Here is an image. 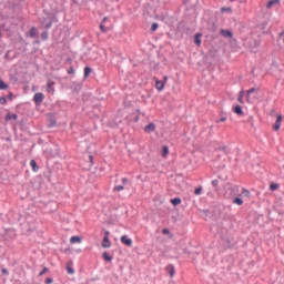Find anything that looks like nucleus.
Segmentation results:
<instances>
[{
    "instance_id": "0eeeda50",
    "label": "nucleus",
    "mask_w": 284,
    "mask_h": 284,
    "mask_svg": "<svg viewBox=\"0 0 284 284\" xmlns=\"http://www.w3.org/2000/svg\"><path fill=\"white\" fill-rule=\"evenodd\" d=\"M233 112L234 114H237V116H243L244 114L243 108L241 105L233 106Z\"/></svg>"
},
{
    "instance_id": "5fc2aeb1",
    "label": "nucleus",
    "mask_w": 284,
    "mask_h": 284,
    "mask_svg": "<svg viewBox=\"0 0 284 284\" xmlns=\"http://www.w3.org/2000/svg\"><path fill=\"white\" fill-rule=\"evenodd\" d=\"M67 63H72V59H71V58H68V59H67Z\"/></svg>"
},
{
    "instance_id": "9d476101",
    "label": "nucleus",
    "mask_w": 284,
    "mask_h": 284,
    "mask_svg": "<svg viewBox=\"0 0 284 284\" xmlns=\"http://www.w3.org/2000/svg\"><path fill=\"white\" fill-rule=\"evenodd\" d=\"M155 88H156V90H159V92H161L163 90V88H165V82L161 81V80H156Z\"/></svg>"
},
{
    "instance_id": "ea45409f",
    "label": "nucleus",
    "mask_w": 284,
    "mask_h": 284,
    "mask_svg": "<svg viewBox=\"0 0 284 284\" xmlns=\"http://www.w3.org/2000/svg\"><path fill=\"white\" fill-rule=\"evenodd\" d=\"M100 30H101V32H108V28H105V26H103V22L100 24Z\"/></svg>"
},
{
    "instance_id": "4c0bfd02",
    "label": "nucleus",
    "mask_w": 284,
    "mask_h": 284,
    "mask_svg": "<svg viewBox=\"0 0 284 284\" xmlns=\"http://www.w3.org/2000/svg\"><path fill=\"white\" fill-rule=\"evenodd\" d=\"M212 185H213V187H215L216 190H219V180H213V181H212Z\"/></svg>"
},
{
    "instance_id": "a878e982",
    "label": "nucleus",
    "mask_w": 284,
    "mask_h": 284,
    "mask_svg": "<svg viewBox=\"0 0 284 284\" xmlns=\"http://www.w3.org/2000/svg\"><path fill=\"white\" fill-rule=\"evenodd\" d=\"M233 203H234L235 205H243V199H241V197H235V199H233Z\"/></svg>"
},
{
    "instance_id": "13d9d810",
    "label": "nucleus",
    "mask_w": 284,
    "mask_h": 284,
    "mask_svg": "<svg viewBox=\"0 0 284 284\" xmlns=\"http://www.w3.org/2000/svg\"><path fill=\"white\" fill-rule=\"evenodd\" d=\"M78 252H81V248H79Z\"/></svg>"
},
{
    "instance_id": "c756f323",
    "label": "nucleus",
    "mask_w": 284,
    "mask_h": 284,
    "mask_svg": "<svg viewBox=\"0 0 284 284\" xmlns=\"http://www.w3.org/2000/svg\"><path fill=\"white\" fill-rule=\"evenodd\" d=\"M0 90H8V83H4L1 79H0Z\"/></svg>"
},
{
    "instance_id": "58836bf2",
    "label": "nucleus",
    "mask_w": 284,
    "mask_h": 284,
    "mask_svg": "<svg viewBox=\"0 0 284 284\" xmlns=\"http://www.w3.org/2000/svg\"><path fill=\"white\" fill-rule=\"evenodd\" d=\"M47 272H49V268L43 267L42 271L39 273V276H43V274H45Z\"/></svg>"
},
{
    "instance_id": "6ab92c4d",
    "label": "nucleus",
    "mask_w": 284,
    "mask_h": 284,
    "mask_svg": "<svg viewBox=\"0 0 284 284\" xmlns=\"http://www.w3.org/2000/svg\"><path fill=\"white\" fill-rule=\"evenodd\" d=\"M170 154V148L168 145L162 146V156L165 158Z\"/></svg>"
},
{
    "instance_id": "4468645a",
    "label": "nucleus",
    "mask_w": 284,
    "mask_h": 284,
    "mask_svg": "<svg viewBox=\"0 0 284 284\" xmlns=\"http://www.w3.org/2000/svg\"><path fill=\"white\" fill-rule=\"evenodd\" d=\"M251 45H253V47H251V50H252L253 52H256V50H254V49L257 48V47H260V45H261V42H260L258 40H253V41H251Z\"/></svg>"
},
{
    "instance_id": "603ef678",
    "label": "nucleus",
    "mask_w": 284,
    "mask_h": 284,
    "mask_svg": "<svg viewBox=\"0 0 284 284\" xmlns=\"http://www.w3.org/2000/svg\"><path fill=\"white\" fill-rule=\"evenodd\" d=\"M108 21V17H104L103 19H102V23H105Z\"/></svg>"
},
{
    "instance_id": "c85d7f7f",
    "label": "nucleus",
    "mask_w": 284,
    "mask_h": 284,
    "mask_svg": "<svg viewBox=\"0 0 284 284\" xmlns=\"http://www.w3.org/2000/svg\"><path fill=\"white\" fill-rule=\"evenodd\" d=\"M209 57H211V59H214V57H216V50L215 49H210L209 50Z\"/></svg>"
},
{
    "instance_id": "de8ad7c7",
    "label": "nucleus",
    "mask_w": 284,
    "mask_h": 284,
    "mask_svg": "<svg viewBox=\"0 0 284 284\" xmlns=\"http://www.w3.org/2000/svg\"><path fill=\"white\" fill-rule=\"evenodd\" d=\"M2 274H3L4 276H8L9 272L7 271V268H2Z\"/></svg>"
},
{
    "instance_id": "e433bc0d",
    "label": "nucleus",
    "mask_w": 284,
    "mask_h": 284,
    "mask_svg": "<svg viewBox=\"0 0 284 284\" xmlns=\"http://www.w3.org/2000/svg\"><path fill=\"white\" fill-rule=\"evenodd\" d=\"M6 103H8V99L0 97V105H6Z\"/></svg>"
},
{
    "instance_id": "423d86ee",
    "label": "nucleus",
    "mask_w": 284,
    "mask_h": 284,
    "mask_svg": "<svg viewBox=\"0 0 284 284\" xmlns=\"http://www.w3.org/2000/svg\"><path fill=\"white\" fill-rule=\"evenodd\" d=\"M203 38V33H195L194 36V43L195 45H197V48H200L202 41L201 39Z\"/></svg>"
},
{
    "instance_id": "39448f33",
    "label": "nucleus",
    "mask_w": 284,
    "mask_h": 284,
    "mask_svg": "<svg viewBox=\"0 0 284 284\" xmlns=\"http://www.w3.org/2000/svg\"><path fill=\"white\" fill-rule=\"evenodd\" d=\"M102 247H104V250H108V247H112V242H110L109 236L103 237Z\"/></svg>"
},
{
    "instance_id": "4be33fe9",
    "label": "nucleus",
    "mask_w": 284,
    "mask_h": 284,
    "mask_svg": "<svg viewBox=\"0 0 284 284\" xmlns=\"http://www.w3.org/2000/svg\"><path fill=\"white\" fill-rule=\"evenodd\" d=\"M45 30H50L52 28V21L45 22V19L41 22Z\"/></svg>"
},
{
    "instance_id": "ddd939ff",
    "label": "nucleus",
    "mask_w": 284,
    "mask_h": 284,
    "mask_svg": "<svg viewBox=\"0 0 284 284\" xmlns=\"http://www.w3.org/2000/svg\"><path fill=\"white\" fill-rule=\"evenodd\" d=\"M277 3H281V0H270L266 8L270 10L271 8H274V6H277Z\"/></svg>"
},
{
    "instance_id": "cd10ccee",
    "label": "nucleus",
    "mask_w": 284,
    "mask_h": 284,
    "mask_svg": "<svg viewBox=\"0 0 284 284\" xmlns=\"http://www.w3.org/2000/svg\"><path fill=\"white\" fill-rule=\"evenodd\" d=\"M270 190H271V192H276V190H278V184L277 183H272L270 185Z\"/></svg>"
},
{
    "instance_id": "09e8293b",
    "label": "nucleus",
    "mask_w": 284,
    "mask_h": 284,
    "mask_svg": "<svg viewBox=\"0 0 284 284\" xmlns=\"http://www.w3.org/2000/svg\"><path fill=\"white\" fill-rule=\"evenodd\" d=\"M162 232H163L164 234H170V230H169V229H163Z\"/></svg>"
},
{
    "instance_id": "a18cd8bd",
    "label": "nucleus",
    "mask_w": 284,
    "mask_h": 284,
    "mask_svg": "<svg viewBox=\"0 0 284 284\" xmlns=\"http://www.w3.org/2000/svg\"><path fill=\"white\" fill-rule=\"evenodd\" d=\"M68 74H74V69L72 67L68 69Z\"/></svg>"
},
{
    "instance_id": "c9c22d12",
    "label": "nucleus",
    "mask_w": 284,
    "mask_h": 284,
    "mask_svg": "<svg viewBox=\"0 0 284 284\" xmlns=\"http://www.w3.org/2000/svg\"><path fill=\"white\" fill-rule=\"evenodd\" d=\"M67 272L68 274H74V268H72L70 264H67Z\"/></svg>"
},
{
    "instance_id": "412c9836",
    "label": "nucleus",
    "mask_w": 284,
    "mask_h": 284,
    "mask_svg": "<svg viewBox=\"0 0 284 284\" xmlns=\"http://www.w3.org/2000/svg\"><path fill=\"white\" fill-rule=\"evenodd\" d=\"M29 36L31 37V39L37 38V28L32 27L29 31Z\"/></svg>"
},
{
    "instance_id": "b1692460",
    "label": "nucleus",
    "mask_w": 284,
    "mask_h": 284,
    "mask_svg": "<svg viewBox=\"0 0 284 284\" xmlns=\"http://www.w3.org/2000/svg\"><path fill=\"white\" fill-rule=\"evenodd\" d=\"M243 97H245V91L242 90L239 93V98H237L239 103H244Z\"/></svg>"
},
{
    "instance_id": "473e14b6",
    "label": "nucleus",
    "mask_w": 284,
    "mask_h": 284,
    "mask_svg": "<svg viewBox=\"0 0 284 284\" xmlns=\"http://www.w3.org/2000/svg\"><path fill=\"white\" fill-rule=\"evenodd\" d=\"M41 39H42V41H48V31H43L41 33Z\"/></svg>"
},
{
    "instance_id": "aec40b11",
    "label": "nucleus",
    "mask_w": 284,
    "mask_h": 284,
    "mask_svg": "<svg viewBox=\"0 0 284 284\" xmlns=\"http://www.w3.org/2000/svg\"><path fill=\"white\" fill-rule=\"evenodd\" d=\"M102 257H103L104 261H106V263H110L112 261V258H113L112 255L108 254V252H104L102 254Z\"/></svg>"
},
{
    "instance_id": "2f4dec72",
    "label": "nucleus",
    "mask_w": 284,
    "mask_h": 284,
    "mask_svg": "<svg viewBox=\"0 0 284 284\" xmlns=\"http://www.w3.org/2000/svg\"><path fill=\"white\" fill-rule=\"evenodd\" d=\"M121 190H125V187L123 185H116L113 189V192H121Z\"/></svg>"
},
{
    "instance_id": "7ed1b4c3",
    "label": "nucleus",
    "mask_w": 284,
    "mask_h": 284,
    "mask_svg": "<svg viewBox=\"0 0 284 284\" xmlns=\"http://www.w3.org/2000/svg\"><path fill=\"white\" fill-rule=\"evenodd\" d=\"M120 241L123 245H126V247H132V239L128 237V235H122Z\"/></svg>"
},
{
    "instance_id": "9b49d317",
    "label": "nucleus",
    "mask_w": 284,
    "mask_h": 284,
    "mask_svg": "<svg viewBox=\"0 0 284 284\" xmlns=\"http://www.w3.org/2000/svg\"><path fill=\"white\" fill-rule=\"evenodd\" d=\"M52 85H54V82L52 81L47 82V92H49V94H54V88Z\"/></svg>"
},
{
    "instance_id": "6e6552de",
    "label": "nucleus",
    "mask_w": 284,
    "mask_h": 284,
    "mask_svg": "<svg viewBox=\"0 0 284 284\" xmlns=\"http://www.w3.org/2000/svg\"><path fill=\"white\" fill-rule=\"evenodd\" d=\"M166 272L169 273L171 278L174 276V274H176V270L174 268V265H172V264L166 266Z\"/></svg>"
},
{
    "instance_id": "6e6d98bb",
    "label": "nucleus",
    "mask_w": 284,
    "mask_h": 284,
    "mask_svg": "<svg viewBox=\"0 0 284 284\" xmlns=\"http://www.w3.org/2000/svg\"><path fill=\"white\" fill-rule=\"evenodd\" d=\"M90 162L92 163V160L94 159V156L89 155Z\"/></svg>"
},
{
    "instance_id": "1a4fd4ad",
    "label": "nucleus",
    "mask_w": 284,
    "mask_h": 284,
    "mask_svg": "<svg viewBox=\"0 0 284 284\" xmlns=\"http://www.w3.org/2000/svg\"><path fill=\"white\" fill-rule=\"evenodd\" d=\"M156 130V124L154 123H149L145 128H144V132H154Z\"/></svg>"
},
{
    "instance_id": "bb28decb",
    "label": "nucleus",
    "mask_w": 284,
    "mask_h": 284,
    "mask_svg": "<svg viewBox=\"0 0 284 284\" xmlns=\"http://www.w3.org/2000/svg\"><path fill=\"white\" fill-rule=\"evenodd\" d=\"M217 150H222V152H224V154H230V149L226 145L219 146Z\"/></svg>"
},
{
    "instance_id": "2eb2a0df",
    "label": "nucleus",
    "mask_w": 284,
    "mask_h": 284,
    "mask_svg": "<svg viewBox=\"0 0 284 284\" xmlns=\"http://www.w3.org/2000/svg\"><path fill=\"white\" fill-rule=\"evenodd\" d=\"M221 119L216 121V123H225V121H227V116L225 115L224 111H221L220 113Z\"/></svg>"
},
{
    "instance_id": "393cba45",
    "label": "nucleus",
    "mask_w": 284,
    "mask_h": 284,
    "mask_svg": "<svg viewBox=\"0 0 284 284\" xmlns=\"http://www.w3.org/2000/svg\"><path fill=\"white\" fill-rule=\"evenodd\" d=\"M172 205L176 206V205H181V197H175L171 200Z\"/></svg>"
},
{
    "instance_id": "3c124183",
    "label": "nucleus",
    "mask_w": 284,
    "mask_h": 284,
    "mask_svg": "<svg viewBox=\"0 0 284 284\" xmlns=\"http://www.w3.org/2000/svg\"><path fill=\"white\" fill-rule=\"evenodd\" d=\"M104 236H108V237H109V236H110V231H105V232H104Z\"/></svg>"
},
{
    "instance_id": "a19ab883",
    "label": "nucleus",
    "mask_w": 284,
    "mask_h": 284,
    "mask_svg": "<svg viewBox=\"0 0 284 284\" xmlns=\"http://www.w3.org/2000/svg\"><path fill=\"white\" fill-rule=\"evenodd\" d=\"M230 190H231L232 194H236V191L239 190V187L237 186H231Z\"/></svg>"
},
{
    "instance_id": "f03ea898",
    "label": "nucleus",
    "mask_w": 284,
    "mask_h": 284,
    "mask_svg": "<svg viewBox=\"0 0 284 284\" xmlns=\"http://www.w3.org/2000/svg\"><path fill=\"white\" fill-rule=\"evenodd\" d=\"M281 123H283V115L278 114V115L276 116V121H275V123H274V125H273V130H274L275 132H278V130H281Z\"/></svg>"
},
{
    "instance_id": "f704fd0d",
    "label": "nucleus",
    "mask_w": 284,
    "mask_h": 284,
    "mask_svg": "<svg viewBox=\"0 0 284 284\" xmlns=\"http://www.w3.org/2000/svg\"><path fill=\"white\" fill-rule=\"evenodd\" d=\"M221 12H229V13H232V8H230V7H223V8L221 9Z\"/></svg>"
},
{
    "instance_id": "8fccbe9b",
    "label": "nucleus",
    "mask_w": 284,
    "mask_h": 284,
    "mask_svg": "<svg viewBox=\"0 0 284 284\" xmlns=\"http://www.w3.org/2000/svg\"><path fill=\"white\" fill-rule=\"evenodd\" d=\"M54 125H57V122H55V121H52L49 126H50V128H54Z\"/></svg>"
},
{
    "instance_id": "20e7f679",
    "label": "nucleus",
    "mask_w": 284,
    "mask_h": 284,
    "mask_svg": "<svg viewBox=\"0 0 284 284\" xmlns=\"http://www.w3.org/2000/svg\"><path fill=\"white\" fill-rule=\"evenodd\" d=\"M220 34L222 37H224L225 39H232V37H234V33H232V31H230L227 29H221Z\"/></svg>"
},
{
    "instance_id": "37998d69",
    "label": "nucleus",
    "mask_w": 284,
    "mask_h": 284,
    "mask_svg": "<svg viewBox=\"0 0 284 284\" xmlns=\"http://www.w3.org/2000/svg\"><path fill=\"white\" fill-rule=\"evenodd\" d=\"M52 283H54V280L52 277H48L45 280V284H52Z\"/></svg>"
},
{
    "instance_id": "f8f14e48",
    "label": "nucleus",
    "mask_w": 284,
    "mask_h": 284,
    "mask_svg": "<svg viewBox=\"0 0 284 284\" xmlns=\"http://www.w3.org/2000/svg\"><path fill=\"white\" fill-rule=\"evenodd\" d=\"M19 119V115H17V113H8L6 115V121H17Z\"/></svg>"
},
{
    "instance_id": "bf43d9fd",
    "label": "nucleus",
    "mask_w": 284,
    "mask_h": 284,
    "mask_svg": "<svg viewBox=\"0 0 284 284\" xmlns=\"http://www.w3.org/2000/svg\"><path fill=\"white\" fill-rule=\"evenodd\" d=\"M231 2L234 1V0H230Z\"/></svg>"
},
{
    "instance_id": "f257e3e1",
    "label": "nucleus",
    "mask_w": 284,
    "mask_h": 284,
    "mask_svg": "<svg viewBox=\"0 0 284 284\" xmlns=\"http://www.w3.org/2000/svg\"><path fill=\"white\" fill-rule=\"evenodd\" d=\"M43 99H45V95H43V93H36L33 97L36 105H41L43 103Z\"/></svg>"
},
{
    "instance_id": "dca6fc26",
    "label": "nucleus",
    "mask_w": 284,
    "mask_h": 284,
    "mask_svg": "<svg viewBox=\"0 0 284 284\" xmlns=\"http://www.w3.org/2000/svg\"><path fill=\"white\" fill-rule=\"evenodd\" d=\"M260 89L257 88H251L247 92H246V99L247 101H250V94H254V92H258Z\"/></svg>"
},
{
    "instance_id": "4d7b16f0",
    "label": "nucleus",
    "mask_w": 284,
    "mask_h": 284,
    "mask_svg": "<svg viewBox=\"0 0 284 284\" xmlns=\"http://www.w3.org/2000/svg\"><path fill=\"white\" fill-rule=\"evenodd\" d=\"M73 3H78V1L77 0H71Z\"/></svg>"
},
{
    "instance_id": "72a5a7b5",
    "label": "nucleus",
    "mask_w": 284,
    "mask_h": 284,
    "mask_svg": "<svg viewBox=\"0 0 284 284\" xmlns=\"http://www.w3.org/2000/svg\"><path fill=\"white\" fill-rule=\"evenodd\" d=\"M203 193V187H196L195 190H194V194H196L197 196L200 195V194H202Z\"/></svg>"
},
{
    "instance_id": "864d4df0",
    "label": "nucleus",
    "mask_w": 284,
    "mask_h": 284,
    "mask_svg": "<svg viewBox=\"0 0 284 284\" xmlns=\"http://www.w3.org/2000/svg\"><path fill=\"white\" fill-rule=\"evenodd\" d=\"M165 83H168V77H164L163 80H162Z\"/></svg>"
},
{
    "instance_id": "052dcab7",
    "label": "nucleus",
    "mask_w": 284,
    "mask_h": 284,
    "mask_svg": "<svg viewBox=\"0 0 284 284\" xmlns=\"http://www.w3.org/2000/svg\"><path fill=\"white\" fill-rule=\"evenodd\" d=\"M115 1H119V0H115Z\"/></svg>"
},
{
    "instance_id": "c03bdc74",
    "label": "nucleus",
    "mask_w": 284,
    "mask_h": 284,
    "mask_svg": "<svg viewBox=\"0 0 284 284\" xmlns=\"http://www.w3.org/2000/svg\"><path fill=\"white\" fill-rule=\"evenodd\" d=\"M7 99H8L9 101H12V100L14 99V94H13V93H9V94L7 95Z\"/></svg>"
},
{
    "instance_id": "49530a36",
    "label": "nucleus",
    "mask_w": 284,
    "mask_h": 284,
    "mask_svg": "<svg viewBox=\"0 0 284 284\" xmlns=\"http://www.w3.org/2000/svg\"><path fill=\"white\" fill-rule=\"evenodd\" d=\"M122 183H123V185H125V184L130 183V180H128L126 178H123Z\"/></svg>"
},
{
    "instance_id": "7c9ffc66",
    "label": "nucleus",
    "mask_w": 284,
    "mask_h": 284,
    "mask_svg": "<svg viewBox=\"0 0 284 284\" xmlns=\"http://www.w3.org/2000/svg\"><path fill=\"white\" fill-rule=\"evenodd\" d=\"M156 30H159V23H152L151 26V32H156Z\"/></svg>"
},
{
    "instance_id": "5701e85b",
    "label": "nucleus",
    "mask_w": 284,
    "mask_h": 284,
    "mask_svg": "<svg viewBox=\"0 0 284 284\" xmlns=\"http://www.w3.org/2000/svg\"><path fill=\"white\" fill-rule=\"evenodd\" d=\"M81 236H71L70 243H81Z\"/></svg>"
},
{
    "instance_id": "79ce46f5",
    "label": "nucleus",
    "mask_w": 284,
    "mask_h": 284,
    "mask_svg": "<svg viewBox=\"0 0 284 284\" xmlns=\"http://www.w3.org/2000/svg\"><path fill=\"white\" fill-rule=\"evenodd\" d=\"M242 194L243 196H250V191H247L246 189H243Z\"/></svg>"
},
{
    "instance_id": "f3484780",
    "label": "nucleus",
    "mask_w": 284,
    "mask_h": 284,
    "mask_svg": "<svg viewBox=\"0 0 284 284\" xmlns=\"http://www.w3.org/2000/svg\"><path fill=\"white\" fill-rule=\"evenodd\" d=\"M30 165H31L33 172H39V165L37 164V161L31 160Z\"/></svg>"
},
{
    "instance_id": "a211bd4d",
    "label": "nucleus",
    "mask_w": 284,
    "mask_h": 284,
    "mask_svg": "<svg viewBox=\"0 0 284 284\" xmlns=\"http://www.w3.org/2000/svg\"><path fill=\"white\" fill-rule=\"evenodd\" d=\"M90 74H92V68L85 67L84 68V79H88V77H90Z\"/></svg>"
}]
</instances>
